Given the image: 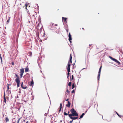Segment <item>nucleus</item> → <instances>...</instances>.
I'll return each mask as SVG.
<instances>
[{
    "instance_id": "f704fd0d",
    "label": "nucleus",
    "mask_w": 123,
    "mask_h": 123,
    "mask_svg": "<svg viewBox=\"0 0 123 123\" xmlns=\"http://www.w3.org/2000/svg\"><path fill=\"white\" fill-rule=\"evenodd\" d=\"M68 100H69V99L68 98L66 99V101H68Z\"/></svg>"
},
{
    "instance_id": "393cba45",
    "label": "nucleus",
    "mask_w": 123,
    "mask_h": 123,
    "mask_svg": "<svg viewBox=\"0 0 123 123\" xmlns=\"http://www.w3.org/2000/svg\"><path fill=\"white\" fill-rule=\"evenodd\" d=\"M10 21V18L7 20V22L9 23Z\"/></svg>"
},
{
    "instance_id": "f8f14e48",
    "label": "nucleus",
    "mask_w": 123,
    "mask_h": 123,
    "mask_svg": "<svg viewBox=\"0 0 123 123\" xmlns=\"http://www.w3.org/2000/svg\"><path fill=\"white\" fill-rule=\"evenodd\" d=\"M29 71V68L27 67L25 69V72H26Z\"/></svg>"
},
{
    "instance_id": "9b49d317",
    "label": "nucleus",
    "mask_w": 123,
    "mask_h": 123,
    "mask_svg": "<svg viewBox=\"0 0 123 123\" xmlns=\"http://www.w3.org/2000/svg\"><path fill=\"white\" fill-rule=\"evenodd\" d=\"M68 104H67L66 105V106L69 107H70V105H71V103H70V102L69 101H68Z\"/></svg>"
},
{
    "instance_id": "72a5a7b5",
    "label": "nucleus",
    "mask_w": 123,
    "mask_h": 123,
    "mask_svg": "<svg viewBox=\"0 0 123 123\" xmlns=\"http://www.w3.org/2000/svg\"><path fill=\"white\" fill-rule=\"evenodd\" d=\"M73 120H72L71 121H70V123H72L73 122Z\"/></svg>"
},
{
    "instance_id": "dca6fc26",
    "label": "nucleus",
    "mask_w": 123,
    "mask_h": 123,
    "mask_svg": "<svg viewBox=\"0 0 123 123\" xmlns=\"http://www.w3.org/2000/svg\"><path fill=\"white\" fill-rule=\"evenodd\" d=\"M85 114L84 113H82L81 115L80 116V118L79 119L81 118H82L83 117V116L85 115Z\"/></svg>"
},
{
    "instance_id": "4468645a",
    "label": "nucleus",
    "mask_w": 123,
    "mask_h": 123,
    "mask_svg": "<svg viewBox=\"0 0 123 123\" xmlns=\"http://www.w3.org/2000/svg\"><path fill=\"white\" fill-rule=\"evenodd\" d=\"M62 103H61L60 104V109L59 110V112H60L61 111V108H62Z\"/></svg>"
},
{
    "instance_id": "e433bc0d",
    "label": "nucleus",
    "mask_w": 123,
    "mask_h": 123,
    "mask_svg": "<svg viewBox=\"0 0 123 123\" xmlns=\"http://www.w3.org/2000/svg\"><path fill=\"white\" fill-rule=\"evenodd\" d=\"M67 78H68V79H69V76H67Z\"/></svg>"
},
{
    "instance_id": "cd10ccee",
    "label": "nucleus",
    "mask_w": 123,
    "mask_h": 123,
    "mask_svg": "<svg viewBox=\"0 0 123 123\" xmlns=\"http://www.w3.org/2000/svg\"><path fill=\"white\" fill-rule=\"evenodd\" d=\"M23 74H20V76L21 77V78H22V77L23 76Z\"/></svg>"
},
{
    "instance_id": "bb28decb",
    "label": "nucleus",
    "mask_w": 123,
    "mask_h": 123,
    "mask_svg": "<svg viewBox=\"0 0 123 123\" xmlns=\"http://www.w3.org/2000/svg\"><path fill=\"white\" fill-rule=\"evenodd\" d=\"M20 120V118H18V120L17 121V123H19V120Z\"/></svg>"
},
{
    "instance_id": "a878e982",
    "label": "nucleus",
    "mask_w": 123,
    "mask_h": 123,
    "mask_svg": "<svg viewBox=\"0 0 123 123\" xmlns=\"http://www.w3.org/2000/svg\"><path fill=\"white\" fill-rule=\"evenodd\" d=\"M75 92V90H74L72 91L71 92V93H73Z\"/></svg>"
},
{
    "instance_id": "39448f33",
    "label": "nucleus",
    "mask_w": 123,
    "mask_h": 123,
    "mask_svg": "<svg viewBox=\"0 0 123 123\" xmlns=\"http://www.w3.org/2000/svg\"><path fill=\"white\" fill-rule=\"evenodd\" d=\"M5 93H4V102L5 103H6V100L7 101L8 99V98L7 97H5Z\"/></svg>"
},
{
    "instance_id": "1a4fd4ad",
    "label": "nucleus",
    "mask_w": 123,
    "mask_h": 123,
    "mask_svg": "<svg viewBox=\"0 0 123 123\" xmlns=\"http://www.w3.org/2000/svg\"><path fill=\"white\" fill-rule=\"evenodd\" d=\"M24 69L22 68L20 69V74H23L24 72Z\"/></svg>"
},
{
    "instance_id": "5701e85b",
    "label": "nucleus",
    "mask_w": 123,
    "mask_h": 123,
    "mask_svg": "<svg viewBox=\"0 0 123 123\" xmlns=\"http://www.w3.org/2000/svg\"><path fill=\"white\" fill-rule=\"evenodd\" d=\"M110 58L112 60H114V58H113L111 57L110 56H109Z\"/></svg>"
},
{
    "instance_id": "473e14b6",
    "label": "nucleus",
    "mask_w": 123,
    "mask_h": 123,
    "mask_svg": "<svg viewBox=\"0 0 123 123\" xmlns=\"http://www.w3.org/2000/svg\"><path fill=\"white\" fill-rule=\"evenodd\" d=\"M12 65H14V63L13 62H12Z\"/></svg>"
},
{
    "instance_id": "7ed1b4c3",
    "label": "nucleus",
    "mask_w": 123,
    "mask_h": 123,
    "mask_svg": "<svg viewBox=\"0 0 123 123\" xmlns=\"http://www.w3.org/2000/svg\"><path fill=\"white\" fill-rule=\"evenodd\" d=\"M16 76L17 77L15 79V81L16 82L17 85V87H18L20 86V79L18 76L17 74H16Z\"/></svg>"
},
{
    "instance_id": "2f4dec72",
    "label": "nucleus",
    "mask_w": 123,
    "mask_h": 123,
    "mask_svg": "<svg viewBox=\"0 0 123 123\" xmlns=\"http://www.w3.org/2000/svg\"><path fill=\"white\" fill-rule=\"evenodd\" d=\"M69 92V91L68 90V89H67V90H66V92Z\"/></svg>"
},
{
    "instance_id": "0eeeda50",
    "label": "nucleus",
    "mask_w": 123,
    "mask_h": 123,
    "mask_svg": "<svg viewBox=\"0 0 123 123\" xmlns=\"http://www.w3.org/2000/svg\"><path fill=\"white\" fill-rule=\"evenodd\" d=\"M68 37H69V39H68L69 40V41H70V43H71V41L72 40V38L71 37V35L70 33V32L69 33Z\"/></svg>"
},
{
    "instance_id": "a19ab883",
    "label": "nucleus",
    "mask_w": 123,
    "mask_h": 123,
    "mask_svg": "<svg viewBox=\"0 0 123 123\" xmlns=\"http://www.w3.org/2000/svg\"><path fill=\"white\" fill-rule=\"evenodd\" d=\"M26 123H29L28 122V121H27Z\"/></svg>"
},
{
    "instance_id": "37998d69",
    "label": "nucleus",
    "mask_w": 123,
    "mask_h": 123,
    "mask_svg": "<svg viewBox=\"0 0 123 123\" xmlns=\"http://www.w3.org/2000/svg\"><path fill=\"white\" fill-rule=\"evenodd\" d=\"M82 29H83V30H84V28H82Z\"/></svg>"
},
{
    "instance_id": "58836bf2",
    "label": "nucleus",
    "mask_w": 123,
    "mask_h": 123,
    "mask_svg": "<svg viewBox=\"0 0 123 123\" xmlns=\"http://www.w3.org/2000/svg\"><path fill=\"white\" fill-rule=\"evenodd\" d=\"M66 31H67V32H68V30H66Z\"/></svg>"
},
{
    "instance_id": "423d86ee",
    "label": "nucleus",
    "mask_w": 123,
    "mask_h": 123,
    "mask_svg": "<svg viewBox=\"0 0 123 123\" xmlns=\"http://www.w3.org/2000/svg\"><path fill=\"white\" fill-rule=\"evenodd\" d=\"M21 88L24 89H26L27 88V86H25L24 85H23V82L21 83Z\"/></svg>"
},
{
    "instance_id": "f3484780",
    "label": "nucleus",
    "mask_w": 123,
    "mask_h": 123,
    "mask_svg": "<svg viewBox=\"0 0 123 123\" xmlns=\"http://www.w3.org/2000/svg\"><path fill=\"white\" fill-rule=\"evenodd\" d=\"M100 73H98V75L97 78L98 79V80L100 78Z\"/></svg>"
},
{
    "instance_id": "c756f323",
    "label": "nucleus",
    "mask_w": 123,
    "mask_h": 123,
    "mask_svg": "<svg viewBox=\"0 0 123 123\" xmlns=\"http://www.w3.org/2000/svg\"><path fill=\"white\" fill-rule=\"evenodd\" d=\"M11 85L10 84H8V86H7V89H8V90L9 89V85Z\"/></svg>"
},
{
    "instance_id": "4be33fe9",
    "label": "nucleus",
    "mask_w": 123,
    "mask_h": 123,
    "mask_svg": "<svg viewBox=\"0 0 123 123\" xmlns=\"http://www.w3.org/2000/svg\"><path fill=\"white\" fill-rule=\"evenodd\" d=\"M71 82H70L68 84V86H71Z\"/></svg>"
},
{
    "instance_id": "412c9836",
    "label": "nucleus",
    "mask_w": 123,
    "mask_h": 123,
    "mask_svg": "<svg viewBox=\"0 0 123 123\" xmlns=\"http://www.w3.org/2000/svg\"><path fill=\"white\" fill-rule=\"evenodd\" d=\"M64 114L65 115V116H67L68 115V113H67L66 112H64Z\"/></svg>"
},
{
    "instance_id": "ea45409f",
    "label": "nucleus",
    "mask_w": 123,
    "mask_h": 123,
    "mask_svg": "<svg viewBox=\"0 0 123 123\" xmlns=\"http://www.w3.org/2000/svg\"><path fill=\"white\" fill-rule=\"evenodd\" d=\"M69 111H68V114H69Z\"/></svg>"
},
{
    "instance_id": "79ce46f5",
    "label": "nucleus",
    "mask_w": 123,
    "mask_h": 123,
    "mask_svg": "<svg viewBox=\"0 0 123 123\" xmlns=\"http://www.w3.org/2000/svg\"><path fill=\"white\" fill-rule=\"evenodd\" d=\"M57 25H55V26H57Z\"/></svg>"
},
{
    "instance_id": "2eb2a0df",
    "label": "nucleus",
    "mask_w": 123,
    "mask_h": 123,
    "mask_svg": "<svg viewBox=\"0 0 123 123\" xmlns=\"http://www.w3.org/2000/svg\"><path fill=\"white\" fill-rule=\"evenodd\" d=\"M5 120L6 122L9 121V119L7 117H6L5 118Z\"/></svg>"
},
{
    "instance_id": "f03ea898",
    "label": "nucleus",
    "mask_w": 123,
    "mask_h": 123,
    "mask_svg": "<svg viewBox=\"0 0 123 123\" xmlns=\"http://www.w3.org/2000/svg\"><path fill=\"white\" fill-rule=\"evenodd\" d=\"M70 112L72 113L68 114V115L73 116H78V114L77 113L76 111L73 108H72L70 110Z\"/></svg>"
},
{
    "instance_id": "20e7f679",
    "label": "nucleus",
    "mask_w": 123,
    "mask_h": 123,
    "mask_svg": "<svg viewBox=\"0 0 123 123\" xmlns=\"http://www.w3.org/2000/svg\"><path fill=\"white\" fill-rule=\"evenodd\" d=\"M69 117L71 119L73 120H75L76 119L78 118V117L77 116V117H73L72 116H73L71 115H68Z\"/></svg>"
},
{
    "instance_id": "a211bd4d",
    "label": "nucleus",
    "mask_w": 123,
    "mask_h": 123,
    "mask_svg": "<svg viewBox=\"0 0 123 123\" xmlns=\"http://www.w3.org/2000/svg\"><path fill=\"white\" fill-rule=\"evenodd\" d=\"M34 84V82L33 80L31 81L30 84V85L31 86H32Z\"/></svg>"
},
{
    "instance_id": "7c9ffc66",
    "label": "nucleus",
    "mask_w": 123,
    "mask_h": 123,
    "mask_svg": "<svg viewBox=\"0 0 123 123\" xmlns=\"http://www.w3.org/2000/svg\"><path fill=\"white\" fill-rule=\"evenodd\" d=\"M29 55H32V53H31V52L30 53H29Z\"/></svg>"
},
{
    "instance_id": "a18cd8bd",
    "label": "nucleus",
    "mask_w": 123,
    "mask_h": 123,
    "mask_svg": "<svg viewBox=\"0 0 123 123\" xmlns=\"http://www.w3.org/2000/svg\"><path fill=\"white\" fill-rule=\"evenodd\" d=\"M65 111H66L65 110Z\"/></svg>"
},
{
    "instance_id": "6e6552de",
    "label": "nucleus",
    "mask_w": 123,
    "mask_h": 123,
    "mask_svg": "<svg viewBox=\"0 0 123 123\" xmlns=\"http://www.w3.org/2000/svg\"><path fill=\"white\" fill-rule=\"evenodd\" d=\"M113 61H115V62H116L117 63L118 65H119L120 64V63L119 61H118L117 59H116L115 58L114 59Z\"/></svg>"
},
{
    "instance_id": "c03bdc74",
    "label": "nucleus",
    "mask_w": 123,
    "mask_h": 123,
    "mask_svg": "<svg viewBox=\"0 0 123 123\" xmlns=\"http://www.w3.org/2000/svg\"><path fill=\"white\" fill-rule=\"evenodd\" d=\"M89 52H88V55L89 54Z\"/></svg>"
},
{
    "instance_id": "4c0bfd02",
    "label": "nucleus",
    "mask_w": 123,
    "mask_h": 123,
    "mask_svg": "<svg viewBox=\"0 0 123 123\" xmlns=\"http://www.w3.org/2000/svg\"><path fill=\"white\" fill-rule=\"evenodd\" d=\"M11 112H12V113H14V112H13V111H12Z\"/></svg>"
},
{
    "instance_id": "ddd939ff",
    "label": "nucleus",
    "mask_w": 123,
    "mask_h": 123,
    "mask_svg": "<svg viewBox=\"0 0 123 123\" xmlns=\"http://www.w3.org/2000/svg\"><path fill=\"white\" fill-rule=\"evenodd\" d=\"M67 18H64V17H62V20H64V22H65L66 21V20L67 19Z\"/></svg>"
},
{
    "instance_id": "c85d7f7f",
    "label": "nucleus",
    "mask_w": 123,
    "mask_h": 123,
    "mask_svg": "<svg viewBox=\"0 0 123 123\" xmlns=\"http://www.w3.org/2000/svg\"><path fill=\"white\" fill-rule=\"evenodd\" d=\"M69 72H68V73L67 74V76H69V74H70Z\"/></svg>"
},
{
    "instance_id": "9d476101",
    "label": "nucleus",
    "mask_w": 123,
    "mask_h": 123,
    "mask_svg": "<svg viewBox=\"0 0 123 123\" xmlns=\"http://www.w3.org/2000/svg\"><path fill=\"white\" fill-rule=\"evenodd\" d=\"M44 33L41 32L40 33L39 35H40V36L43 37H44Z\"/></svg>"
},
{
    "instance_id": "aec40b11",
    "label": "nucleus",
    "mask_w": 123,
    "mask_h": 123,
    "mask_svg": "<svg viewBox=\"0 0 123 123\" xmlns=\"http://www.w3.org/2000/svg\"><path fill=\"white\" fill-rule=\"evenodd\" d=\"M75 87V86L74 83H73L72 85V89H73Z\"/></svg>"
},
{
    "instance_id": "6ab92c4d",
    "label": "nucleus",
    "mask_w": 123,
    "mask_h": 123,
    "mask_svg": "<svg viewBox=\"0 0 123 123\" xmlns=\"http://www.w3.org/2000/svg\"><path fill=\"white\" fill-rule=\"evenodd\" d=\"M102 67V66H101L100 67V68H99V71H98V73H100Z\"/></svg>"
},
{
    "instance_id": "f257e3e1",
    "label": "nucleus",
    "mask_w": 123,
    "mask_h": 123,
    "mask_svg": "<svg viewBox=\"0 0 123 123\" xmlns=\"http://www.w3.org/2000/svg\"><path fill=\"white\" fill-rule=\"evenodd\" d=\"M72 56L71 54H70V58L69 60L68 61V66L67 68V69L68 72H70V66L71 64H70L72 63Z\"/></svg>"
},
{
    "instance_id": "c9c22d12",
    "label": "nucleus",
    "mask_w": 123,
    "mask_h": 123,
    "mask_svg": "<svg viewBox=\"0 0 123 123\" xmlns=\"http://www.w3.org/2000/svg\"><path fill=\"white\" fill-rule=\"evenodd\" d=\"M75 65V63H74V64H73V66H74V65Z\"/></svg>"
},
{
    "instance_id": "b1692460",
    "label": "nucleus",
    "mask_w": 123,
    "mask_h": 123,
    "mask_svg": "<svg viewBox=\"0 0 123 123\" xmlns=\"http://www.w3.org/2000/svg\"><path fill=\"white\" fill-rule=\"evenodd\" d=\"M74 79V76H73V75H72V78H71V80H73V79Z\"/></svg>"
}]
</instances>
